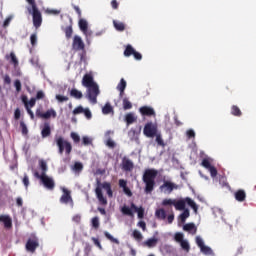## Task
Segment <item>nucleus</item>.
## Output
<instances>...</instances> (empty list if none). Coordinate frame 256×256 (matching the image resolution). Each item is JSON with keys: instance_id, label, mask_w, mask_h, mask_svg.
<instances>
[{"instance_id": "obj_47", "label": "nucleus", "mask_w": 256, "mask_h": 256, "mask_svg": "<svg viewBox=\"0 0 256 256\" xmlns=\"http://www.w3.org/2000/svg\"><path fill=\"white\" fill-rule=\"evenodd\" d=\"M56 99L59 103H65V101H69V97L60 94L56 95Z\"/></svg>"}, {"instance_id": "obj_58", "label": "nucleus", "mask_w": 256, "mask_h": 256, "mask_svg": "<svg viewBox=\"0 0 256 256\" xmlns=\"http://www.w3.org/2000/svg\"><path fill=\"white\" fill-rule=\"evenodd\" d=\"M14 87L17 93H21V80H15Z\"/></svg>"}, {"instance_id": "obj_49", "label": "nucleus", "mask_w": 256, "mask_h": 256, "mask_svg": "<svg viewBox=\"0 0 256 256\" xmlns=\"http://www.w3.org/2000/svg\"><path fill=\"white\" fill-rule=\"evenodd\" d=\"M174 239H175V241H176L177 243L183 242V241H184V240H183V233L177 232V233L175 234V236H174Z\"/></svg>"}, {"instance_id": "obj_5", "label": "nucleus", "mask_w": 256, "mask_h": 256, "mask_svg": "<svg viewBox=\"0 0 256 256\" xmlns=\"http://www.w3.org/2000/svg\"><path fill=\"white\" fill-rule=\"evenodd\" d=\"M189 205L191 209H193L194 213H197L199 211V206H197V203L193 201V199L186 197L184 199L174 200V207L176 211H185V206Z\"/></svg>"}, {"instance_id": "obj_3", "label": "nucleus", "mask_w": 256, "mask_h": 256, "mask_svg": "<svg viewBox=\"0 0 256 256\" xmlns=\"http://www.w3.org/2000/svg\"><path fill=\"white\" fill-rule=\"evenodd\" d=\"M30 7L27 8L28 13L32 15L33 17V25L36 29H39L41 27V24L43 23V17L41 16V12L39 11V8H37V3L35 0H31L28 2Z\"/></svg>"}, {"instance_id": "obj_32", "label": "nucleus", "mask_w": 256, "mask_h": 256, "mask_svg": "<svg viewBox=\"0 0 256 256\" xmlns=\"http://www.w3.org/2000/svg\"><path fill=\"white\" fill-rule=\"evenodd\" d=\"M102 113L104 115H109L110 113H113V106H111L110 103H106L105 106L102 108Z\"/></svg>"}, {"instance_id": "obj_50", "label": "nucleus", "mask_w": 256, "mask_h": 256, "mask_svg": "<svg viewBox=\"0 0 256 256\" xmlns=\"http://www.w3.org/2000/svg\"><path fill=\"white\" fill-rule=\"evenodd\" d=\"M36 101H39L41 99H45V92L43 90H39L36 94V97L34 98Z\"/></svg>"}, {"instance_id": "obj_48", "label": "nucleus", "mask_w": 256, "mask_h": 256, "mask_svg": "<svg viewBox=\"0 0 256 256\" xmlns=\"http://www.w3.org/2000/svg\"><path fill=\"white\" fill-rule=\"evenodd\" d=\"M20 128L22 130V135H27V133H29V130L27 129V125L25 124V122H20Z\"/></svg>"}, {"instance_id": "obj_30", "label": "nucleus", "mask_w": 256, "mask_h": 256, "mask_svg": "<svg viewBox=\"0 0 256 256\" xmlns=\"http://www.w3.org/2000/svg\"><path fill=\"white\" fill-rule=\"evenodd\" d=\"M158 241L159 240L157 238H149L148 240H146L144 242V245H146V247H149V248L155 247L157 245Z\"/></svg>"}, {"instance_id": "obj_64", "label": "nucleus", "mask_w": 256, "mask_h": 256, "mask_svg": "<svg viewBox=\"0 0 256 256\" xmlns=\"http://www.w3.org/2000/svg\"><path fill=\"white\" fill-rule=\"evenodd\" d=\"M107 147H110V149H115V142L111 139H108L106 142Z\"/></svg>"}, {"instance_id": "obj_25", "label": "nucleus", "mask_w": 256, "mask_h": 256, "mask_svg": "<svg viewBox=\"0 0 256 256\" xmlns=\"http://www.w3.org/2000/svg\"><path fill=\"white\" fill-rule=\"evenodd\" d=\"M102 188L107 192L108 197H113V190L111 189V183L104 182L102 183Z\"/></svg>"}, {"instance_id": "obj_16", "label": "nucleus", "mask_w": 256, "mask_h": 256, "mask_svg": "<svg viewBox=\"0 0 256 256\" xmlns=\"http://www.w3.org/2000/svg\"><path fill=\"white\" fill-rule=\"evenodd\" d=\"M0 223L4 224L5 229H11L13 227V220L9 215H0Z\"/></svg>"}, {"instance_id": "obj_51", "label": "nucleus", "mask_w": 256, "mask_h": 256, "mask_svg": "<svg viewBox=\"0 0 256 256\" xmlns=\"http://www.w3.org/2000/svg\"><path fill=\"white\" fill-rule=\"evenodd\" d=\"M94 245H96V247H98V249H100V251H103V246L101 245V242L99 241L98 238L92 237L91 238Z\"/></svg>"}, {"instance_id": "obj_60", "label": "nucleus", "mask_w": 256, "mask_h": 256, "mask_svg": "<svg viewBox=\"0 0 256 256\" xmlns=\"http://www.w3.org/2000/svg\"><path fill=\"white\" fill-rule=\"evenodd\" d=\"M134 59H136V61H141L143 59V55H141V53L137 52L136 50L134 51V53L132 54Z\"/></svg>"}, {"instance_id": "obj_59", "label": "nucleus", "mask_w": 256, "mask_h": 256, "mask_svg": "<svg viewBox=\"0 0 256 256\" xmlns=\"http://www.w3.org/2000/svg\"><path fill=\"white\" fill-rule=\"evenodd\" d=\"M22 183L25 186V188L27 189L29 187V176H27V174H24V177L22 179Z\"/></svg>"}, {"instance_id": "obj_2", "label": "nucleus", "mask_w": 256, "mask_h": 256, "mask_svg": "<svg viewBox=\"0 0 256 256\" xmlns=\"http://www.w3.org/2000/svg\"><path fill=\"white\" fill-rule=\"evenodd\" d=\"M157 175H159V171L155 169L149 168L144 171L142 180L143 183H145V193H153V189H155V179H157Z\"/></svg>"}, {"instance_id": "obj_39", "label": "nucleus", "mask_w": 256, "mask_h": 256, "mask_svg": "<svg viewBox=\"0 0 256 256\" xmlns=\"http://www.w3.org/2000/svg\"><path fill=\"white\" fill-rule=\"evenodd\" d=\"M64 32H65V36H66L67 39H71V37H73V27L67 26L64 29Z\"/></svg>"}, {"instance_id": "obj_61", "label": "nucleus", "mask_w": 256, "mask_h": 256, "mask_svg": "<svg viewBox=\"0 0 256 256\" xmlns=\"http://www.w3.org/2000/svg\"><path fill=\"white\" fill-rule=\"evenodd\" d=\"M208 171L210 172L211 177H215L217 175V168H215V166H211Z\"/></svg>"}, {"instance_id": "obj_18", "label": "nucleus", "mask_w": 256, "mask_h": 256, "mask_svg": "<svg viewBox=\"0 0 256 256\" xmlns=\"http://www.w3.org/2000/svg\"><path fill=\"white\" fill-rule=\"evenodd\" d=\"M95 193L100 205H107V198L103 196V190H101V187H96Z\"/></svg>"}, {"instance_id": "obj_53", "label": "nucleus", "mask_w": 256, "mask_h": 256, "mask_svg": "<svg viewBox=\"0 0 256 256\" xmlns=\"http://www.w3.org/2000/svg\"><path fill=\"white\" fill-rule=\"evenodd\" d=\"M91 143H93V140H91V138L84 136L82 138V144L87 146V145H91Z\"/></svg>"}, {"instance_id": "obj_41", "label": "nucleus", "mask_w": 256, "mask_h": 256, "mask_svg": "<svg viewBox=\"0 0 256 256\" xmlns=\"http://www.w3.org/2000/svg\"><path fill=\"white\" fill-rule=\"evenodd\" d=\"M202 167H204L205 169H211V167H213V165H211V161H209V158H204L202 160L201 163Z\"/></svg>"}, {"instance_id": "obj_31", "label": "nucleus", "mask_w": 256, "mask_h": 256, "mask_svg": "<svg viewBox=\"0 0 256 256\" xmlns=\"http://www.w3.org/2000/svg\"><path fill=\"white\" fill-rule=\"evenodd\" d=\"M122 105L125 111L133 109V104L131 103V101H129V98H124L122 101Z\"/></svg>"}, {"instance_id": "obj_12", "label": "nucleus", "mask_w": 256, "mask_h": 256, "mask_svg": "<svg viewBox=\"0 0 256 256\" xmlns=\"http://www.w3.org/2000/svg\"><path fill=\"white\" fill-rule=\"evenodd\" d=\"M78 25H79L80 31H82V33L86 37H91V35H93V31L89 30V23L87 22V20L81 18L78 22Z\"/></svg>"}, {"instance_id": "obj_37", "label": "nucleus", "mask_w": 256, "mask_h": 256, "mask_svg": "<svg viewBox=\"0 0 256 256\" xmlns=\"http://www.w3.org/2000/svg\"><path fill=\"white\" fill-rule=\"evenodd\" d=\"M180 246L184 251L189 253L191 246L189 245V242L187 240H182V242H180Z\"/></svg>"}, {"instance_id": "obj_13", "label": "nucleus", "mask_w": 256, "mask_h": 256, "mask_svg": "<svg viewBox=\"0 0 256 256\" xmlns=\"http://www.w3.org/2000/svg\"><path fill=\"white\" fill-rule=\"evenodd\" d=\"M174 189H177V185L171 181H164L160 186V191H163V193H173Z\"/></svg>"}, {"instance_id": "obj_4", "label": "nucleus", "mask_w": 256, "mask_h": 256, "mask_svg": "<svg viewBox=\"0 0 256 256\" xmlns=\"http://www.w3.org/2000/svg\"><path fill=\"white\" fill-rule=\"evenodd\" d=\"M133 211L137 213L138 219H143L145 217V209L143 207H137L135 203H131L130 208L127 205H124L121 208V213L123 215H127L128 217H134L135 214H133Z\"/></svg>"}, {"instance_id": "obj_7", "label": "nucleus", "mask_w": 256, "mask_h": 256, "mask_svg": "<svg viewBox=\"0 0 256 256\" xmlns=\"http://www.w3.org/2000/svg\"><path fill=\"white\" fill-rule=\"evenodd\" d=\"M35 177L40 179L41 183L46 189H48V191H53V189H55V180L48 175H39V173L36 172Z\"/></svg>"}, {"instance_id": "obj_38", "label": "nucleus", "mask_w": 256, "mask_h": 256, "mask_svg": "<svg viewBox=\"0 0 256 256\" xmlns=\"http://www.w3.org/2000/svg\"><path fill=\"white\" fill-rule=\"evenodd\" d=\"M104 235H105L106 239H108L112 243H115L116 245H119V240L116 239L115 237H113L109 232H104Z\"/></svg>"}, {"instance_id": "obj_34", "label": "nucleus", "mask_w": 256, "mask_h": 256, "mask_svg": "<svg viewBox=\"0 0 256 256\" xmlns=\"http://www.w3.org/2000/svg\"><path fill=\"white\" fill-rule=\"evenodd\" d=\"M39 165H40V169L42 171V173L39 175H47V169H48L47 162H45V160H40Z\"/></svg>"}, {"instance_id": "obj_8", "label": "nucleus", "mask_w": 256, "mask_h": 256, "mask_svg": "<svg viewBox=\"0 0 256 256\" xmlns=\"http://www.w3.org/2000/svg\"><path fill=\"white\" fill-rule=\"evenodd\" d=\"M39 247V238L35 235H31L25 245L26 251L28 253H35Z\"/></svg>"}, {"instance_id": "obj_28", "label": "nucleus", "mask_w": 256, "mask_h": 256, "mask_svg": "<svg viewBox=\"0 0 256 256\" xmlns=\"http://www.w3.org/2000/svg\"><path fill=\"white\" fill-rule=\"evenodd\" d=\"M135 53V48L131 46V44H128L124 50V57H131Z\"/></svg>"}, {"instance_id": "obj_62", "label": "nucleus", "mask_w": 256, "mask_h": 256, "mask_svg": "<svg viewBox=\"0 0 256 256\" xmlns=\"http://www.w3.org/2000/svg\"><path fill=\"white\" fill-rule=\"evenodd\" d=\"M196 245H198V247H203L205 245V243L203 242V239H201V237L197 236L196 237Z\"/></svg>"}, {"instance_id": "obj_6", "label": "nucleus", "mask_w": 256, "mask_h": 256, "mask_svg": "<svg viewBox=\"0 0 256 256\" xmlns=\"http://www.w3.org/2000/svg\"><path fill=\"white\" fill-rule=\"evenodd\" d=\"M55 143L58 147L59 155H63V153H65L66 155H71V151H73V146L71 145V142L65 140V138H63L62 136H56Z\"/></svg>"}, {"instance_id": "obj_52", "label": "nucleus", "mask_w": 256, "mask_h": 256, "mask_svg": "<svg viewBox=\"0 0 256 256\" xmlns=\"http://www.w3.org/2000/svg\"><path fill=\"white\" fill-rule=\"evenodd\" d=\"M85 111V108L83 106H78L73 110V115H79Z\"/></svg>"}, {"instance_id": "obj_23", "label": "nucleus", "mask_w": 256, "mask_h": 256, "mask_svg": "<svg viewBox=\"0 0 256 256\" xmlns=\"http://www.w3.org/2000/svg\"><path fill=\"white\" fill-rule=\"evenodd\" d=\"M6 59H10V63L14 65V67H19V60L17 59L15 52H11L10 55H7Z\"/></svg>"}, {"instance_id": "obj_15", "label": "nucleus", "mask_w": 256, "mask_h": 256, "mask_svg": "<svg viewBox=\"0 0 256 256\" xmlns=\"http://www.w3.org/2000/svg\"><path fill=\"white\" fill-rule=\"evenodd\" d=\"M72 47L75 49V51H83V49H85V43L81 37L74 36Z\"/></svg>"}, {"instance_id": "obj_46", "label": "nucleus", "mask_w": 256, "mask_h": 256, "mask_svg": "<svg viewBox=\"0 0 256 256\" xmlns=\"http://www.w3.org/2000/svg\"><path fill=\"white\" fill-rule=\"evenodd\" d=\"M132 236L134 237V239H136L137 241H141V239H143V234H141L139 232V230H134L132 233Z\"/></svg>"}, {"instance_id": "obj_55", "label": "nucleus", "mask_w": 256, "mask_h": 256, "mask_svg": "<svg viewBox=\"0 0 256 256\" xmlns=\"http://www.w3.org/2000/svg\"><path fill=\"white\" fill-rule=\"evenodd\" d=\"M82 113H84L86 119H91L93 117V114L91 113V110L89 108H85L84 112Z\"/></svg>"}, {"instance_id": "obj_17", "label": "nucleus", "mask_w": 256, "mask_h": 256, "mask_svg": "<svg viewBox=\"0 0 256 256\" xmlns=\"http://www.w3.org/2000/svg\"><path fill=\"white\" fill-rule=\"evenodd\" d=\"M41 137L42 139H47V137H51V124L49 122H45L43 124L41 130Z\"/></svg>"}, {"instance_id": "obj_19", "label": "nucleus", "mask_w": 256, "mask_h": 256, "mask_svg": "<svg viewBox=\"0 0 256 256\" xmlns=\"http://www.w3.org/2000/svg\"><path fill=\"white\" fill-rule=\"evenodd\" d=\"M234 197L236 201L239 203H243L247 199V193L243 189H239L234 193Z\"/></svg>"}, {"instance_id": "obj_14", "label": "nucleus", "mask_w": 256, "mask_h": 256, "mask_svg": "<svg viewBox=\"0 0 256 256\" xmlns=\"http://www.w3.org/2000/svg\"><path fill=\"white\" fill-rule=\"evenodd\" d=\"M139 112L143 117H155V109L151 106H142L139 108Z\"/></svg>"}, {"instance_id": "obj_54", "label": "nucleus", "mask_w": 256, "mask_h": 256, "mask_svg": "<svg viewBox=\"0 0 256 256\" xmlns=\"http://www.w3.org/2000/svg\"><path fill=\"white\" fill-rule=\"evenodd\" d=\"M14 119L19 121L21 119V109L16 108L14 111Z\"/></svg>"}, {"instance_id": "obj_57", "label": "nucleus", "mask_w": 256, "mask_h": 256, "mask_svg": "<svg viewBox=\"0 0 256 256\" xmlns=\"http://www.w3.org/2000/svg\"><path fill=\"white\" fill-rule=\"evenodd\" d=\"M30 42L32 47H35V45H37V34H32L30 36Z\"/></svg>"}, {"instance_id": "obj_56", "label": "nucleus", "mask_w": 256, "mask_h": 256, "mask_svg": "<svg viewBox=\"0 0 256 256\" xmlns=\"http://www.w3.org/2000/svg\"><path fill=\"white\" fill-rule=\"evenodd\" d=\"M92 226L94 229H99V217L92 218Z\"/></svg>"}, {"instance_id": "obj_11", "label": "nucleus", "mask_w": 256, "mask_h": 256, "mask_svg": "<svg viewBox=\"0 0 256 256\" xmlns=\"http://www.w3.org/2000/svg\"><path fill=\"white\" fill-rule=\"evenodd\" d=\"M36 117H38L39 119H51V117H57V112L53 108L47 110L45 113H43L41 109H37Z\"/></svg>"}, {"instance_id": "obj_1", "label": "nucleus", "mask_w": 256, "mask_h": 256, "mask_svg": "<svg viewBox=\"0 0 256 256\" xmlns=\"http://www.w3.org/2000/svg\"><path fill=\"white\" fill-rule=\"evenodd\" d=\"M83 87L87 88V99H89L90 103L96 105L97 97H99V85L95 82L93 78V73H86L82 78Z\"/></svg>"}, {"instance_id": "obj_44", "label": "nucleus", "mask_w": 256, "mask_h": 256, "mask_svg": "<svg viewBox=\"0 0 256 256\" xmlns=\"http://www.w3.org/2000/svg\"><path fill=\"white\" fill-rule=\"evenodd\" d=\"M36 103L37 100H35V98H31L30 101L27 102V106H25V109H33Z\"/></svg>"}, {"instance_id": "obj_42", "label": "nucleus", "mask_w": 256, "mask_h": 256, "mask_svg": "<svg viewBox=\"0 0 256 256\" xmlns=\"http://www.w3.org/2000/svg\"><path fill=\"white\" fill-rule=\"evenodd\" d=\"M156 137V143L160 146V147H165V142L163 141V138L161 137V134L157 133L155 135Z\"/></svg>"}, {"instance_id": "obj_21", "label": "nucleus", "mask_w": 256, "mask_h": 256, "mask_svg": "<svg viewBox=\"0 0 256 256\" xmlns=\"http://www.w3.org/2000/svg\"><path fill=\"white\" fill-rule=\"evenodd\" d=\"M183 230L187 231L188 233H192V235H195L197 233V227L194 223H188L183 226Z\"/></svg>"}, {"instance_id": "obj_26", "label": "nucleus", "mask_w": 256, "mask_h": 256, "mask_svg": "<svg viewBox=\"0 0 256 256\" xmlns=\"http://www.w3.org/2000/svg\"><path fill=\"white\" fill-rule=\"evenodd\" d=\"M70 96L74 97V99H83V92L73 88L70 91Z\"/></svg>"}, {"instance_id": "obj_9", "label": "nucleus", "mask_w": 256, "mask_h": 256, "mask_svg": "<svg viewBox=\"0 0 256 256\" xmlns=\"http://www.w3.org/2000/svg\"><path fill=\"white\" fill-rule=\"evenodd\" d=\"M143 134L145 137L153 139V137L157 135V124L153 122L146 123L143 129Z\"/></svg>"}, {"instance_id": "obj_29", "label": "nucleus", "mask_w": 256, "mask_h": 256, "mask_svg": "<svg viewBox=\"0 0 256 256\" xmlns=\"http://www.w3.org/2000/svg\"><path fill=\"white\" fill-rule=\"evenodd\" d=\"M155 215H156L157 219H162V220L167 219V213L165 212V209H163V208L156 210Z\"/></svg>"}, {"instance_id": "obj_40", "label": "nucleus", "mask_w": 256, "mask_h": 256, "mask_svg": "<svg viewBox=\"0 0 256 256\" xmlns=\"http://www.w3.org/2000/svg\"><path fill=\"white\" fill-rule=\"evenodd\" d=\"M73 170L76 173H81V171H83V163L81 162H75L74 166H73Z\"/></svg>"}, {"instance_id": "obj_63", "label": "nucleus", "mask_w": 256, "mask_h": 256, "mask_svg": "<svg viewBox=\"0 0 256 256\" xmlns=\"http://www.w3.org/2000/svg\"><path fill=\"white\" fill-rule=\"evenodd\" d=\"M186 135H187V137H188L189 139H193V138H195V131L192 130V129H190V130H188V131L186 132Z\"/></svg>"}, {"instance_id": "obj_22", "label": "nucleus", "mask_w": 256, "mask_h": 256, "mask_svg": "<svg viewBox=\"0 0 256 256\" xmlns=\"http://www.w3.org/2000/svg\"><path fill=\"white\" fill-rule=\"evenodd\" d=\"M127 88V81L125 79H121L119 84L117 85V90L120 92V97H123L125 93V89Z\"/></svg>"}, {"instance_id": "obj_10", "label": "nucleus", "mask_w": 256, "mask_h": 256, "mask_svg": "<svg viewBox=\"0 0 256 256\" xmlns=\"http://www.w3.org/2000/svg\"><path fill=\"white\" fill-rule=\"evenodd\" d=\"M62 196L60 197V203L63 205H70V207L74 206L73 197L71 196V190L67 188H62Z\"/></svg>"}, {"instance_id": "obj_45", "label": "nucleus", "mask_w": 256, "mask_h": 256, "mask_svg": "<svg viewBox=\"0 0 256 256\" xmlns=\"http://www.w3.org/2000/svg\"><path fill=\"white\" fill-rule=\"evenodd\" d=\"M70 137L74 141V143H79L81 141V137L75 132H71Z\"/></svg>"}, {"instance_id": "obj_27", "label": "nucleus", "mask_w": 256, "mask_h": 256, "mask_svg": "<svg viewBox=\"0 0 256 256\" xmlns=\"http://www.w3.org/2000/svg\"><path fill=\"white\" fill-rule=\"evenodd\" d=\"M231 115H233L234 117H241V115H243V112H241L239 106L233 105L231 107Z\"/></svg>"}, {"instance_id": "obj_36", "label": "nucleus", "mask_w": 256, "mask_h": 256, "mask_svg": "<svg viewBox=\"0 0 256 256\" xmlns=\"http://www.w3.org/2000/svg\"><path fill=\"white\" fill-rule=\"evenodd\" d=\"M200 251L204 254V255H213V250L211 249V247L204 245L203 247L200 248Z\"/></svg>"}, {"instance_id": "obj_35", "label": "nucleus", "mask_w": 256, "mask_h": 256, "mask_svg": "<svg viewBox=\"0 0 256 256\" xmlns=\"http://www.w3.org/2000/svg\"><path fill=\"white\" fill-rule=\"evenodd\" d=\"M189 215H190L189 209H185L183 211V213L180 214V216H179V219H180L181 223H185V221H187Z\"/></svg>"}, {"instance_id": "obj_24", "label": "nucleus", "mask_w": 256, "mask_h": 256, "mask_svg": "<svg viewBox=\"0 0 256 256\" xmlns=\"http://www.w3.org/2000/svg\"><path fill=\"white\" fill-rule=\"evenodd\" d=\"M113 25H114V29H116V31H120L123 32L125 31V23L121 22V21H117V20H113Z\"/></svg>"}, {"instance_id": "obj_33", "label": "nucleus", "mask_w": 256, "mask_h": 256, "mask_svg": "<svg viewBox=\"0 0 256 256\" xmlns=\"http://www.w3.org/2000/svg\"><path fill=\"white\" fill-rule=\"evenodd\" d=\"M125 121H126L127 125H133V123H135V121H136L133 113L126 114Z\"/></svg>"}, {"instance_id": "obj_43", "label": "nucleus", "mask_w": 256, "mask_h": 256, "mask_svg": "<svg viewBox=\"0 0 256 256\" xmlns=\"http://www.w3.org/2000/svg\"><path fill=\"white\" fill-rule=\"evenodd\" d=\"M162 205H163V207H167L169 205H174L175 206V200H173L171 198H169V199L166 198L162 201Z\"/></svg>"}, {"instance_id": "obj_20", "label": "nucleus", "mask_w": 256, "mask_h": 256, "mask_svg": "<svg viewBox=\"0 0 256 256\" xmlns=\"http://www.w3.org/2000/svg\"><path fill=\"white\" fill-rule=\"evenodd\" d=\"M134 167H135V165L133 164V161L129 160V158H123L122 169L124 171H133Z\"/></svg>"}]
</instances>
